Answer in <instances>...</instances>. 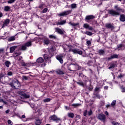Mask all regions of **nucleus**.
<instances>
[{
  "label": "nucleus",
  "instance_id": "f257e3e1",
  "mask_svg": "<svg viewBox=\"0 0 125 125\" xmlns=\"http://www.w3.org/2000/svg\"><path fill=\"white\" fill-rule=\"evenodd\" d=\"M114 9L108 10V13L110 14L111 16H113V17H118V16H120V12H125V10L121 8L120 7H119V5H115L114 6Z\"/></svg>",
  "mask_w": 125,
  "mask_h": 125
},
{
  "label": "nucleus",
  "instance_id": "f03ea898",
  "mask_svg": "<svg viewBox=\"0 0 125 125\" xmlns=\"http://www.w3.org/2000/svg\"><path fill=\"white\" fill-rule=\"evenodd\" d=\"M95 16L93 15H87L85 17V21L91 25H94Z\"/></svg>",
  "mask_w": 125,
  "mask_h": 125
},
{
  "label": "nucleus",
  "instance_id": "7ed1b4c3",
  "mask_svg": "<svg viewBox=\"0 0 125 125\" xmlns=\"http://www.w3.org/2000/svg\"><path fill=\"white\" fill-rule=\"evenodd\" d=\"M9 85L13 88V89H19L21 86V84L19 81L16 80L10 83Z\"/></svg>",
  "mask_w": 125,
  "mask_h": 125
},
{
  "label": "nucleus",
  "instance_id": "20e7f679",
  "mask_svg": "<svg viewBox=\"0 0 125 125\" xmlns=\"http://www.w3.org/2000/svg\"><path fill=\"white\" fill-rule=\"evenodd\" d=\"M9 22H10V20H9V19H8L5 20L4 21H1L0 22V24L2 25L1 26L2 29H3V28H5V27H7V26H8V24H9Z\"/></svg>",
  "mask_w": 125,
  "mask_h": 125
},
{
  "label": "nucleus",
  "instance_id": "39448f33",
  "mask_svg": "<svg viewBox=\"0 0 125 125\" xmlns=\"http://www.w3.org/2000/svg\"><path fill=\"white\" fill-rule=\"evenodd\" d=\"M98 119L105 123L106 122V116L103 114H99L98 115Z\"/></svg>",
  "mask_w": 125,
  "mask_h": 125
},
{
  "label": "nucleus",
  "instance_id": "423d86ee",
  "mask_svg": "<svg viewBox=\"0 0 125 125\" xmlns=\"http://www.w3.org/2000/svg\"><path fill=\"white\" fill-rule=\"evenodd\" d=\"M61 120L60 118H58L55 115H51L50 117V122H56V123H58V122H59Z\"/></svg>",
  "mask_w": 125,
  "mask_h": 125
},
{
  "label": "nucleus",
  "instance_id": "0eeeda50",
  "mask_svg": "<svg viewBox=\"0 0 125 125\" xmlns=\"http://www.w3.org/2000/svg\"><path fill=\"white\" fill-rule=\"evenodd\" d=\"M72 12V10H67L65 11L64 12H62V13H61L60 14H58V16H66L67 15H69V14H71Z\"/></svg>",
  "mask_w": 125,
  "mask_h": 125
},
{
  "label": "nucleus",
  "instance_id": "6e6552de",
  "mask_svg": "<svg viewBox=\"0 0 125 125\" xmlns=\"http://www.w3.org/2000/svg\"><path fill=\"white\" fill-rule=\"evenodd\" d=\"M105 28L113 31L115 29V26H114V23H107L105 24Z\"/></svg>",
  "mask_w": 125,
  "mask_h": 125
},
{
  "label": "nucleus",
  "instance_id": "1a4fd4ad",
  "mask_svg": "<svg viewBox=\"0 0 125 125\" xmlns=\"http://www.w3.org/2000/svg\"><path fill=\"white\" fill-rule=\"evenodd\" d=\"M117 101L116 100H113L110 104H106L105 105L106 108H115L116 107V103Z\"/></svg>",
  "mask_w": 125,
  "mask_h": 125
},
{
  "label": "nucleus",
  "instance_id": "9d476101",
  "mask_svg": "<svg viewBox=\"0 0 125 125\" xmlns=\"http://www.w3.org/2000/svg\"><path fill=\"white\" fill-rule=\"evenodd\" d=\"M55 31L56 33H58L59 35H61L62 36H63L64 35V30H62L61 28H59V27H56L55 28Z\"/></svg>",
  "mask_w": 125,
  "mask_h": 125
},
{
  "label": "nucleus",
  "instance_id": "9b49d317",
  "mask_svg": "<svg viewBox=\"0 0 125 125\" xmlns=\"http://www.w3.org/2000/svg\"><path fill=\"white\" fill-rule=\"evenodd\" d=\"M117 58H119V55L118 54H114L107 58V60L108 61H110V60H112V59H117Z\"/></svg>",
  "mask_w": 125,
  "mask_h": 125
},
{
  "label": "nucleus",
  "instance_id": "f8f14e48",
  "mask_svg": "<svg viewBox=\"0 0 125 125\" xmlns=\"http://www.w3.org/2000/svg\"><path fill=\"white\" fill-rule=\"evenodd\" d=\"M42 41H43V43L45 45H48V44L50 43V40H49V39L47 38V37H44L42 38Z\"/></svg>",
  "mask_w": 125,
  "mask_h": 125
},
{
  "label": "nucleus",
  "instance_id": "ddd939ff",
  "mask_svg": "<svg viewBox=\"0 0 125 125\" xmlns=\"http://www.w3.org/2000/svg\"><path fill=\"white\" fill-rule=\"evenodd\" d=\"M92 114H93L92 110H90L88 112L87 110H85L83 113V116H84V117H86V116H91V115H92Z\"/></svg>",
  "mask_w": 125,
  "mask_h": 125
},
{
  "label": "nucleus",
  "instance_id": "4468645a",
  "mask_svg": "<svg viewBox=\"0 0 125 125\" xmlns=\"http://www.w3.org/2000/svg\"><path fill=\"white\" fill-rule=\"evenodd\" d=\"M66 71H65V69H63V68L62 69H58L57 71H56V73L58 74V75H64V74H65V72Z\"/></svg>",
  "mask_w": 125,
  "mask_h": 125
},
{
  "label": "nucleus",
  "instance_id": "2eb2a0df",
  "mask_svg": "<svg viewBox=\"0 0 125 125\" xmlns=\"http://www.w3.org/2000/svg\"><path fill=\"white\" fill-rule=\"evenodd\" d=\"M56 58L57 59V60H58V61H59L60 63H61V64H63V56H59L58 55L56 57Z\"/></svg>",
  "mask_w": 125,
  "mask_h": 125
},
{
  "label": "nucleus",
  "instance_id": "dca6fc26",
  "mask_svg": "<svg viewBox=\"0 0 125 125\" xmlns=\"http://www.w3.org/2000/svg\"><path fill=\"white\" fill-rule=\"evenodd\" d=\"M72 66H74V63L69 64V65L68 66V70L71 72H75V71H76V69H75L74 67H72Z\"/></svg>",
  "mask_w": 125,
  "mask_h": 125
},
{
  "label": "nucleus",
  "instance_id": "f3484780",
  "mask_svg": "<svg viewBox=\"0 0 125 125\" xmlns=\"http://www.w3.org/2000/svg\"><path fill=\"white\" fill-rule=\"evenodd\" d=\"M49 53L51 56H54V48L52 46L49 50Z\"/></svg>",
  "mask_w": 125,
  "mask_h": 125
},
{
  "label": "nucleus",
  "instance_id": "a211bd4d",
  "mask_svg": "<svg viewBox=\"0 0 125 125\" xmlns=\"http://www.w3.org/2000/svg\"><path fill=\"white\" fill-rule=\"evenodd\" d=\"M74 54H79V55H82L83 54V51L80 50L78 49H75Z\"/></svg>",
  "mask_w": 125,
  "mask_h": 125
},
{
  "label": "nucleus",
  "instance_id": "6ab92c4d",
  "mask_svg": "<svg viewBox=\"0 0 125 125\" xmlns=\"http://www.w3.org/2000/svg\"><path fill=\"white\" fill-rule=\"evenodd\" d=\"M66 23H67L66 20H62L61 21H58L57 23V25H59V26H62V25H64V24H66Z\"/></svg>",
  "mask_w": 125,
  "mask_h": 125
},
{
  "label": "nucleus",
  "instance_id": "aec40b11",
  "mask_svg": "<svg viewBox=\"0 0 125 125\" xmlns=\"http://www.w3.org/2000/svg\"><path fill=\"white\" fill-rule=\"evenodd\" d=\"M14 116H16L17 117L19 118V119H21V120H22V119H26V116H25V115H23L21 117L20 116V114H19V113H15V115H14Z\"/></svg>",
  "mask_w": 125,
  "mask_h": 125
},
{
  "label": "nucleus",
  "instance_id": "412c9836",
  "mask_svg": "<svg viewBox=\"0 0 125 125\" xmlns=\"http://www.w3.org/2000/svg\"><path fill=\"white\" fill-rule=\"evenodd\" d=\"M120 15V21H121V22H125V15L121 14Z\"/></svg>",
  "mask_w": 125,
  "mask_h": 125
},
{
  "label": "nucleus",
  "instance_id": "4be33fe9",
  "mask_svg": "<svg viewBox=\"0 0 125 125\" xmlns=\"http://www.w3.org/2000/svg\"><path fill=\"white\" fill-rule=\"evenodd\" d=\"M76 83H77L78 85H80V86H82L83 87H84L85 86L84 83H83L82 80H79L78 82H76Z\"/></svg>",
  "mask_w": 125,
  "mask_h": 125
},
{
  "label": "nucleus",
  "instance_id": "5701e85b",
  "mask_svg": "<svg viewBox=\"0 0 125 125\" xmlns=\"http://www.w3.org/2000/svg\"><path fill=\"white\" fill-rule=\"evenodd\" d=\"M117 67V64L114 62H111L108 69H111Z\"/></svg>",
  "mask_w": 125,
  "mask_h": 125
},
{
  "label": "nucleus",
  "instance_id": "b1692460",
  "mask_svg": "<svg viewBox=\"0 0 125 125\" xmlns=\"http://www.w3.org/2000/svg\"><path fill=\"white\" fill-rule=\"evenodd\" d=\"M17 48V46H13L10 47V53H13V52L16 48Z\"/></svg>",
  "mask_w": 125,
  "mask_h": 125
},
{
  "label": "nucleus",
  "instance_id": "393cba45",
  "mask_svg": "<svg viewBox=\"0 0 125 125\" xmlns=\"http://www.w3.org/2000/svg\"><path fill=\"white\" fill-rule=\"evenodd\" d=\"M82 105L81 104H70V107H73V108H78V107H80Z\"/></svg>",
  "mask_w": 125,
  "mask_h": 125
},
{
  "label": "nucleus",
  "instance_id": "a878e982",
  "mask_svg": "<svg viewBox=\"0 0 125 125\" xmlns=\"http://www.w3.org/2000/svg\"><path fill=\"white\" fill-rule=\"evenodd\" d=\"M21 95L22 96V97H23V98H29V97H30V95L23 92L21 93Z\"/></svg>",
  "mask_w": 125,
  "mask_h": 125
},
{
  "label": "nucleus",
  "instance_id": "bb28decb",
  "mask_svg": "<svg viewBox=\"0 0 125 125\" xmlns=\"http://www.w3.org/2000/svg\"><path fill=\"white\" fill-rule=\"evenodd\" d=\"M4 65L6 66V67H7V68H9V66L11 65V62H10L9 61H6L4 62Z\"/></svg>",
  "mask_w": 125,
  "mask_h": 125
},
{
  "label": "nucleus",
  "instance_id": "cd10ccee",
  "mask_svg": "<svg viewBox=\"0 0 125 125\" xmlns=\"http://www.w3.org/2000/svg\"><path fill=\"white\" fill-rule=\"evenodd\" d=\"M41 124H42V121L40 120V118L36 119V120L35 121V125H41Z\"/></svg>",
  "mask_w": 125,
  "mask_h": 125
},
{
  "label": "nucleus",
  "instance_id": "c85d7f7f",
  "mask_svg": "<svg viewBox=\"0 0 125 125\" xmlns=\"http://www.w3.org/2000/svg\"><path fill=\"white\" fill-rule=\"evenodd\" d=\"M21 66H23V67H26V66H30L31 65V63H25L24 62H21Z\"/></svg>",
  "mask_w": 125,
  "mask_h": 125
},
{
  "label": "nucleus",
  "instance_id": "c756f323",
  "mask_svg": "<svg viewBox=\"0 0 125 125\" xmlns=\"http://www.w3.org/2000/svg\"><path fill=\"white\" fill-rule=\"evenodd\" d=\"M37 63L41 64V63L43 62V59H42V58L40 57L37 60Z\"/></svg>",
  "mask_w": 125,
  "mask_h": 125
},
{
  "label": "nucleus",
  "instance_id": "7c9ffc66",
  "mask_svg": "<svg viewBox=\"0 0 125 125\" xmlns=\"http://www.w3.org/2000/svg\"><path fill=\"white\" fill-rule=\"evenodd\" d=\"M67 116L69 118H71V119H73L74 117H75V114L72 112H69L67 113Z\"/></svg>",
  "mask_w": 125,
  "mask_h": 125
},
{
  "label": "nucleus",
  "instance_id": "2f4dec72",
  "mask_svg": "<svg viewBox=\"0 0 125 125\" xmlns=\"http://www.w3.org/2000/svg\"><path fill=\"white\" fill-rule=\"evenodd\" d=\"M98 53L100 55H104V54H105V51L102 49H100L98 51Z\"/></svg>",
  "mask_w": 125,
  "mask_h": 125
},
{
  "label": "nucleus",
  "instance_id": "473e14b6",
  "mask_svg": "<svg viewBox=\"0 0 125 125\" xmlns=\"http://www.w3.org/2000/svg\"><path fill=\"white\" fill-rule=\"evenodd\" d=\"M15 41V36H11L8 39V42H13Z\"/></svg>",
  "mask_w": 125,
  "mask_h": 125
},
{
  "label": "nucleus",
  "instance_id": "72a5a7b5",
  "mask_svg": "<svg viewBox=\"0 0 125 125\" xmlns=\"http://www.w3.org/2000/svg\"><path fill=\"white\" fill-rule=\"evenodd\" d=\"M43 58L45 61H48V60H49V56L47 54H44Z\"/></svg>",
  "mask_w": 125,
  "mask_h": 125
},
{
  "label": "nucleus",
  "instance_id": "f704fd0d",
  "mask_svg": "<svg viewBox=\"0 0 125 125\" xmlns=\"http://www.w3.org/2000/svg\"><path fill=\"white\" fill-rule=\"evenodd\" d=\"M4 11H10V6H5L4 8Z\"/></svg>",
  "mask_w": 125,
  "mask_h": 125
},
{
  "label": "nucleus",
  "instance_id": "c9c22d12",
  "mask_svg": "<svg viewBox=\"0 0 125 125\" xmlns=\"http://www.w3.org/2000/svg\"><path fill=\"white\" fill-rule=\"evenodd\" d=\"M24 45L26 46V47H29V46H31V45H32V42L31 41L25 43Z\"/></svg>",
  "mask_w": 125,
  "mask_h": 125
},
{
  "label": "nucleus",
  "instance_id": "e433bc0d",
  "mask_svg": "<svg viewBox=\"0 0 125 125\" xmlns=\"http://www.w3.org/2000/svg\"><path fill=\"white\" fill-rule=\"evenodd\" d=\"M50 101H51V99L50 98H47L46 99H44L43 100V102L44 103H46V102H50Z\"/></svg>",
  "mask_w": 125,
  "mask_h": 125
},
{
  "label": "nucleus",
  "instance_id": "4c0bfd02",
  "mask_svg": "<svg viewBox=\"0 0 125 125\" xmlns=\"http://www.w3.org/2000/svg\"><path fill=\"white\" fill-rule=\"evenodd\" d=\"M68 24H69V25H71V26H73V27H75V26L79 25L80 23H72L71 22H69Z\"/></svg>",
  "mask_w": 125,
  "mask_h": 125
},
{
  "label": "nucleus",
  "instance_id": "58836bf2",
  "mask_svg": "<svg viewBox=\"0 0 125 125\" xmlns=\"http://www.w3.org/2000/svg\"><path fill=\"white\" fill-rule=\"evenodd\" d=\"M88 90H89L90 91H92L93 89V85H91V84H90L88 86Z\"/></svg>",
  "mask_w": 125,
  "mask_h": 125
},
{
  "label": "nucleus",
  "instance_id": "ea45409f",
  "mask_svg": "<svg viewBox=\"0 0 125 125\" xmlns=\"http://www.w3.org/2000/svg\"><path fill=\"white\" fill-rule=\"evenodd\" d=\"M83 28H84V29H88V28H89V24L87 23H84L83 25Z\"/></svg>",
  "mask_w": 125,
  "mask_h": 125
},
{
  "label": "nucleus",
  "instance_id": "a19ab883",
  "mask_svg": "<svg viewBox=\"0 0 125 125\" xmlns=\"http://www.w3.org/2000/svg\"><path fill=\"white\" fill-rule=\"evenodd\" d=\"M49 38L52 39V40H56V39H57L56 36H55L53 35H49Z\"/></svg>",
  "mask_w": 125,
  "mask_h": 125
},
{
  "label": "nucleus",
  "instance_id": "79ce46f5",
  "mask_svg": "<svg viewBox=\"0 0 125 125\" xmlns=\"http://www.w3.org/2000/svg\"><path fill=\"white\" fill-rule=\"evenodd\" d=\"M79 65L78 64H75L74 63V65H71V67H74V68L75 69V71H77L78 70V68H79Z\"/></svg>",
  "mask_w": 125,
  "mask_h": 125
},
{
  "label": "nucleus",
  "instance_id": "37998d69",
  "mask_svg": "<svg viewBox=\"0 0 125 125\" xmlns=\"http://www.w3.org/2000/svg\"><path fill=\"white\" fill-rule=\"evenodd\" d=\"M27 49V47L25 44L22 45L21 47V50H26Z\"/></svg>",
  "mask_w": 125,
  "mask_h": 125
},
{
  "label": "nucleus",
  "instance_id": "c03bdc74",
  "mask_svg": "<svg viewBox=\"0 0 125 125\" xmlns=\"http://www.w3.org/2000/svg\"><path fill=\"white\" fill-rule=\"evenodd\" d=\"M71 7L73 9H74L75 8H77V4H76V3L71 4Z\"/></svg>",
  "mask_w": 125,
  "mask_h": 125
},
{
  "label": "nucleus",
  "instance_id": "a18cd8bd",
  "mask_svg": "<svg viewBox=\"0 0 125 125\" xmlns=\"http://www.w3.org/2000/svg\"><path fill=\"white\" fill-rule=\"evenodd\" d=\"M43 6H44V4L41 3V4H40L39 6H38V8H40V9H43Z\"/></svg>",
  "mask_w": 125,
  "mask_h": 125
},
{
  "label": "nucleus",
  "instance_id": "49530a36",
  "mask_svg": "<svg viewBox=\"0 0 125 125\" xmlns=\"http://www.w3.org/2000/svg\"><path fill=\"white\" fill-rule=\"evenodd\" d=\"M105 104V101L103 100V101H101L100 102V106H104V105Z\"/></svg>",
  "mask_w": 125,
  "mask_h": 125
},
{
  "label": "nucleus",
  "instance_id": "de8ad7c7",
  "mask_svg": "<svg viewBox=\"0 0 125 125\" xmlns=\"http://www.w3.org/2000/svg\"><path fill=\"white\" fill-rule=\"evenodd\" d=\"M85 35H87V36H92V32H89V31H86L85 32Z\"/></svg>",
  "mask_w": 125,
  "mask_h": 125
},
{
  "label": "nucleus",
  "instance_id": "09e8293b",
  "mask_svg": "<svg viewBox=\"0 0 125 125\" xmlns=\"http://www.w3.org/2000/svg\"><path fill=\"white\" fill-rule=\"evenodd\" d=\"M123 46H124V45H123V44H120L117 45V48L118 50H121V48H122Z\"/></svg>",
  "mask_w": 125,
  "mask_h": 125
},
{
  "label": "nucleus",
  "instance_id": "8fccbe9b",
  "mask_svg": "<svg viewBox=\"0 0 125 125\" xmlns=\"http://www.w3.org/2000/svg\"><path fill=\"white\" fill-rule=\"evenodd\" d=\"M88 66H91L93 64V62L92 61H89L87 63Z\"/></svg>",
  "mask_w": 125,
  "mask_h": 125
},
{
  "label": "nucleus",
  "instance_id": "3c124183",
  "mask_svg": "<svg viewBox=\"0 0 125 125\" xmlns=\"http://www.w3.org/2000/svg\"><path fill=\"white\" fill-rule=\"evenodd\" d=\"M47 10H48V9H47V8H45L42 11V13H46V12H47Z\"/></svg>",
  "mask_w": 125,
  "mask_h": 125
},
{
  "label": "nucleus",
  "instance_id": "603ef678",
  "mask_svg": "<svg viewBox=\"0 0 125 125\" xmlns=\"http://www.w3.org/2000/svg\"><path fill=\"white\" fill-rule=\"evenodd\" d=\"M86 44H87V46H90L91 45V41L88 40L86 41Z\"/></svg>",
  "mask_w": 125,
  "mask_h": 125
},
{
  "label": "nucleus",
  "instance_id": "864d4df0",
  "mask_svg": "<svg viewBox=\"0 0 125 125\" xmlns=\"http://www.w3.org/2000/svg\"><path fill=\"white\" fill-rule=\"evenodd\" d=\"M79 76L81 78H84V77H85L84 76V75H83V73H80L79 74Z\"/></svg>",
  "mask_w": 125,
  "mask_h": 125
},
{
  "label": "nucleus",
  "instance_id": "5fc2aeb1",
  "mask_svg": "<svg viewBox=\"0 0 125 125\" xmlns=\"http://www.w3.org/2000/svg\"><path fill=\"white\" fill-rule=\"evenodd\" d=\"M16 0H9L7 2L8 3H10V4H11V3H13V2H14Z\"/></svg>",
  "mask_w": 125,
  "mask_h": 125
},
{
  "label": "nucleus",
  "instance_id": "6e6d98bb",
  "mask_svg": "<svg viewBox=\"0 0 125 125\" xmlns=\"http://www.w3.org/2000/svg\"><path fill=\"white\" fill-rule=\"evenodd\" d=\"M121 89H122V92H125V87L124 85L121 86Z\"/></svg>",
  "mask_w": 125,
  "mask_h": 125
},
{
  "label": "nucleus",
  "instance_id": "4d7b16f0",
  "mask_svg": "<svg viewBox=\"0 0 125 125\" xmlns=\"http://www.w3.org/2000/svg\"><path fill=\"white\" fill-rule=\"evenodd\" d=\"M15 54H16V57H17L18 56H20V55H21V53H20V52H19V53L16 52V53H15Z\"/></svg>",
  "mask_w": 125,
  "mask_h": 125
},
{
  "label": "nucleus",
  "instance_id": "13d9d810",
  "mask_svg": "<svg viewBox=\"0 0 125 125\" xmlns=\"http://www.w3.org/2000/svg\"><path fill=\"white\" fill-rule=\"evenodd\" d=\"M68 51H69V52H73V53H74V52L75 51V49L70 48L69 49Z\"/></svg>",
  "mask_w": 125,
  "mask_h": 125
},
{
  "label": "nucleus",
  "instance_id": "bf43d9fd",
  "mask_svg": "<svg viewBox=\"0 0 125 125\" xmlns=\"http://www.w3.org/2000/svg\"><path fill=\"white\" fill-rule=\"evenodd\" d=\"M22 79H23V80H25V81L28 80V77L26 76H23Z\"/></svg>",
  "mask_w": 125,
  "mask_h": 125
},
{
  "label": "nucleus",
  "instance_id": "052dcab7",
  "mask_svg": "<svg viewBox=\"0 0 125 125\" xmlns=\"http://www.w3.org/2000/svg\"><path fill=\"white\" fill-rule=\"evenodd\" d=\"M8 124L9 125H12L13 124V123H12V121H11V120H8Z\"/></svg>",
  "mask_w": 125,
  "mask_h": 125
},
{
  "label": "nucleus",
  "instance_id": "680f3d73",
  "mask_svg": "<svg viewBox=\"0 0 125 125\" xmlns=\"http://www.w3.org/2000/svg\"><path fill=\"white\" fill-rule=\"evenodd\" d=\"M13 75V73L12 72H8L7 73L8 76H12Z\"/></svg>",
  "mask_w": 125,
  "mask_h": 125
},
{
  "label": "nucleus",
  "instance_id": "e2e57ef3",
  "mask_svg": "<svg viewBox=\"0 0 125 125\" xmlns=\"http://www.w3.org/2000/svg\"><path fill=\"white\" fill-rule=\"evenodd\" d=\"M112 124L114 125H121L120 123H118L117 122H116L115 123V122H112Z\"/></svg>",
  "mask_w": 125,
  "mask_h": 125
},
{
  "label": "nucleus",
  "instance_id": "0e129e2a",
  "mask_svg": "<svg viewBox=\"0 0 125 125\" xmlns=\"http://www.w3.org/2000/svg\"><path fill=\"white\" fill-rule=\"evenodd\" d=\"M123 77H124V76L122 75V74H120V75L118 76V79H122Z\"/></svg>",
  "mask_w": 125,
  "mask_h": 125
},
{
  "label": "nucleus",
  "instance_id": "69168bd1",
  "mask_svg": "<svg viewBox=\"0 0 125 125\" xmlns=\"http://www.w3.org/2000/svg\"><path fill=\"white\" fill-rule=\"evenodd\" d=\"M89 31H92L93 30V28L91 27L89 25V28H88Z\"/></svg>",
  "mask_w": 125,
  "mask_h": 125
},
{
  "label": "nucleus",
  "instance_id": "338daca9",
  "mask_svg": "<svg viewBox=\"0 0 125 125\" xmlns=\"http://www.w3.org/2000/svg\"><path fill=\"white\" fill-rule=\"evenodd\" d=\"M76 118L77 119V120H80V119H81V116L77 115L76 116Z\"/></svg>",
  "mask_w": 125,
  "mask_h": 125
},
{
  "label": "nucleus",
  "instance_id": "774afa93",
  "mask_svg": "<svg viewBox=\"0 0 125 125\" xmlns=\"http://www.w3.org/2000/svg\"><path fill=\"white\" fill-rule=\"evenodd\" d=\"M99 90V87H96L95 89V91H98Z\"/></svg>",
  "mask_w": 125,
  "mask_h": 125
}]
</instances>
